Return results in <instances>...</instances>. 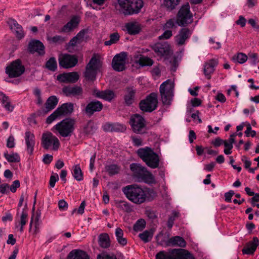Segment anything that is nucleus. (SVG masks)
<instances>
[{
	"mask_svg": "<svg viewBox=\"0 0 259 259\" xmlns=\"http://www.w3.org/2000/svg\"><path fill=\"white\" fill-rule=\"evenodd\" d=\"M115 8L120 14L125 15L139 12L143 6L142 0H117Z\"/></svg>",
	"mask_w": 259,
	"mask_h": 259,
	"instance_id": "nucleus-1",
	"label": "nucleus"
},
{
	"mask_svg": "<svg viewBox=\"0 0 259 259\" xmlns=\"http://www.w3.org/2000/svg\"><path fill=\"white\" fill-rule=\"evenodd\" d=\"M130 169L133 177L138 182H144L146 183H153L155 182L153 175L139 163L131 164Z\"/></svg>",
	"mask_w": 259,
	"mask_h": 259,
	"instance_id": "nucleus-2",
	"label": "nucleus"
},
{
	"mask_svg": "<svg viewBox=\"0 0 259 259\" xmlns=\"http://www.w3.org/2000/svg\"><path fill=\"white\" fill-rule=\"evenodd\" d=\"M122 192L127 198L134 203L140 204L146 201V194L139 187L128 185L122 188Z\"/></svg>",
	"mask_w": 259,
	"mask_h": 259,
	"instance_id": "nucleus-3",
	"label": "nucleus"
},
{
	"mask_svg": "<svg viewBox=\"0 0 259 259\" xmlns=\"http://www.w3.org/2000/svg\"><path fill=\"white\" fill-rule=\"evenodd\" d=\"M138 155L151 168L158 167L160 162L159 156L150 147L140 148L137 151Z\"/></svg>",
	"mask_w": 259,
	"mask_h": 259,
	"instance_id": "nucleus-4",
	"label": "nucleus"
},
{
	"mask_svg": "<svg viewBox=\"0 0 259 259\" xmlns=\"http://www.w3.org/2000/svg\"><path fill=\"white\" fill-rule=\"evenodd\" d=\"M102 66V63L96 56L94 55L90 60L85 67V70L83 73L86 80L93 82L96 79L98 71Z\"/></svg>",
	"mask_w": 259,
	"mask_h": 259,
	"instance_id": "nucleus-5",
	"label": "nucleus"
},
{
	"mask_svg": "<svg viewBox=\"0 0 259 259\" xmlns=\"http://www.w3.org/2000/svg\"><path fill=\"white\" fill-rule=\"evenodd\" d=\"M174 80L171 79H167L160 85L159 92L163 104H170L174 96Z\"/></svg>",
	"mask_w": 259,
	"mask_h": 259,
	"instance_id": "nucleus-6",
	"label": "nucleus"
},
{
	"mask_svg": "<svg viewBox=\"0 0 259 259\" xmlns=\"http://www.w3.org/2000/svg\"><path fill=\"white\" fill-rule=\"evenodd\" d=\"M75 120L68 118L62 120L56 124L53 128L58 132L63 137H68L71 136L74 130Z\"/></svg>",
	"mask_w": 259,
	"mask_h": 259,
	"instance_id": "nucleus-7",
	"label": "nucleus"
},
{
	"mask_svg": "<svg viewBox=\"0 0 259 259\" xmlns=\"http://www.w3.org/2000/svg\"><path fill=\"white\" fill-rule=\"evenodd\" d=\"M73 105L71 103H66L58 107L55 111L46 119V123L51 124L53 121L66 116L73 112Z\"/></svg>",
	"mask_w": 259,
	"mask_h": 259,
	"instance_id": "nucleus-8",
	"label": "nucleus"
},
{
	"mask_svg": "<svg viewBox=\"0 0 259 259\" xmlns=\"http://www.w3.org/2000/svg\"><path fill=\"white\" fill-rule=\"evenodd\" d=\"M41 145L45 149L57 151L60 147V142L55 136L51 132L44 133L42 135Z\"/></svg>",
	"mask_w": 259,
	"mask_h": 259,
	"instance_id": "nucleus-9",
	"label": "nucleus"
},
{
	"mask_svg": "<svg viewBox=\"0 0 259 259\" xmlns=\"http://www.w3.org/2000/svg\"><path fill=\"white\" fill-rule=\"evenodd\" d=\"M25 67L20 59H17L6 68V73L10 78L21 76L25 71Z\"/></svg>",
	"mask_w": 259,
	"mask_h": 259,
	"instance_id": "nucleus-10",
	"label": "nucleus"
},
{
	"mask_svg": "<svg viewBox=\"0 0 259 259\" xmlns=\"http://www.w3.org/2000/svg\"><path fill=\"white\" fill-rule=\"evenodd\" d=\"M192 22L193 16L190 12L189 4L182 6L177 15V24L182 26L191 23Z\"/></svg>",
	"mask_w": 259,
	"mask_h": 259,
	"instance_id": "nucleus-11",
	"label": "nucleus"
},
{
	"mask_svg": "<svg viewBox=\"0 0 259 259\" xmlns=\"http://www.w3.org/2000/svg\"><path fill=\"white\" fill-rule=\"evenodd\" d=\"M130 123L133 132L136 134H143L146 131V121L141 115L136 114L130 118Z\"/></svg>",
	"mask_w": 259,
	"mask_h": 259,
	"instance_id": "nucleus-12",
	"label": "nucleus"
},
{
	"mask_svg": "<svg viewBox=\"0 0 259 259\" xmlns=\"http://www.w3.org/2000/svg\"><path fill=\"white\" fill-rule=\"evenodd\" d=\"M157 103V94L152 93L147 96L145 100L141 101L140 108L143 111L151 112L156 108Z\"/></svg>",
	"mask_w": 259,
	"mask_h": 259,
	"instance_id": "nucleus-13",
	"label": "nucleus"
},
{
	"mask_svg": "<svg viewBox=\"0 0 259 259\" xmlns=\"http://www.w3.org/2000/svg\"><path fill=\"white\" fill-rule=\"evenodd\" d=\"M59 65L64 68H69L74 67L78 62V59L75 56L69 54H63L59 59Z\"/></svg>",
	"mask_w": 259,
	"mask_h": 259,
	"instance_id": "nucleus-14",
	"label": "nucleus"
},
{
	"mask_svg": "<svg viewBox=\"0 0 259 259\" xmlns=\"http://www.w3.org/2000/svg\"><path fill=\"white\" fill-rule=\"evenodd\" d=\"M152 50L157 56L167 57L170 53V46L167 42H158L151 46Z\"/></svg>",
	"mask_w": 259,
	"mask_h": 259,
	"instance_id": "nucleus-15",
	"label": "nucleus"
},
{
	"mask_svg": "<svg viewBox=\"0 0 259 259\" xmlns=\"http://www.w3.org/2000/svg\"><path fill=\"white\" fill-rule=\"evenodd\" d=\"M126 56V54L124 52L114 56L112 62V66L114 70L121 71L125 69Z\"/></svg>",
	"mask_w": 259,
	"mask_h": 259,
	"instance_id": "nucleus-16",
	"label": "nucleus"
},
{
	"mask_svg": "<svg viewBox=\"0 0 259 259\" xmlns=\"http://www.w3.org/2000/svg\"><path fill=\"white\" fill-rule=\"evenodd\" d=\"M62 93L67 97H75L78 98L82 97L83 90L77 85H67L62 88Z\"/></svg>",
	"mask_w": 259,
	"mask_h": 259,
	"instance_id": "nucleus-17",
	"label": "nucleus"
},
{
	"mask_svg": "<svg viewBox=\"0 0 259 259\" xmlns=\"http://www.w3.org/2000/svg\"><path fill=\"white\" fill-rule=\"evenodd\" d=\"M79 78V75L77 72L64 73L57 76V79L60 82L63 83H75Z\"/></svg>",
	"mask_w": 259,
	"mask_h": 259,
	"instance_id": "nucleus-18",
	"label": "nucleus"
},
{
	"mask_svg": "<svg viewBox=\"0 0 259 259\" xmlns=\"http://www.w3.org/2000/svg\"><path fill=\"white\" fill-rule=\"evenodd\" d=\"M192 31L189 28H182L175 37V42L179 46H183L185 44L186 41L190 37Z\"/></svg>",
	"mask_w": 259,
	"mask_h": 259,
	"instance_id": "nucleus-19",
	"label": "nucleus"
},
{
	"mask_svg": "<svg viewBox=\"0 0 259 259\" xmlns=\"http://www.w3.org/2000/svg\"><path fill=\"white\" fill-rule=\"evenodd\" d=\"M93 95L98 98L103 99L108 102H111L115 97V93L110 90L100 91L97 89H94L93 91Z\"/></svg>",
	"mask_w": 259,
	"mask_h": 259,
	"instance_id": "nucleus-20",
	"label": "nucleus"
},
{
	"mask_svg": "<svg viewBox=\"0 0 259 259\" xmlns=\"http://www.w3.org/2000/svg\"><path fill=\"white\" fill-rule=\"evenodd\" d=\"M11 29L15 33L16 37L19 39H21L24 37L25 33L23 28L14 19H9L8 21Z\"/></svg>",
	"mask_w": 259,
	"mask_h": 259,
	"instance_id": "nucleus-21",
	"label": "nucleus"
},
{
	"mask_svg": "<svg viewBox=\"0 0 259 259\" xmlns=\"http://www.w3.org/2000/svg\"><path fill=\"white\" fill-rule=\"evenodd\" d=\"M28 50L32 53L37 52L41 56L44 55L45 53L43 44L37 40H32L29 43Z\"/></svg>",
	"mask_w": 259,
	"mask_h": 259,
	"instance_id": "nucleus-22",
	"label": "nucleus"
},
{
	"mask_svg": "<svg viewBox=\"0 0 259 259\" xmlns=\"http://www.w3.org/2000/svg\"><path fill=\"white\" fill-rule=\"evenodd\" d=\"M103 104L100 101H92L87 105L85 111L87 114L91 116L95 112L100 111L103 109Z\"/></svg>",
	"mask_w": 259,
	"mask_h": 259,
	"instance_id": "nucleus-23",
	"label": "nucleus"
},
{
	"mask_svg": "<svg viewBox=\"0 0 259 259\" xmlns=\"http://www.w3.org/2000/svg\"><path fill=\"white\" fill-rule=\"evenodd\" d=\"M25 141L28 153L30 155L32 154L35 144L34 135L30 132H26L25 133Z\"/></svg>",
	"mask_w": 259,
	"mask_h": 259,
	"instance_id": "nucleus-24",
	"label": "nucleus"
},
{
	"mask_svg": "<svg viewBox=\"0 0 259 259\" xmlns=\"http://www.w3.org/2000/svg\"><path fill=\"white\" fill-rule=\"evenodd\" d=\"M217 64L218 62L214 59L210 60L204 64V73L207 79H210L211 74L214 72Z\"/></svg>",
	"mask_w": 259,
	"mask_h": 259,
	"instance_id": "nucleus-25",
	"label": "nucleus"
},
{
	"mask_svg": "<svg viewBox=\"0 0 259 259\" xmlns=\"http://www.w3.org/2000/svg\"><path fill=\"white\" fill-rule=\"evenodd\" d=\"M176 248L161 250L155 255V259H176Z\"/></svg>",
	"mask_w": 259,
	"mask_h": 259,
	"instance_id": "nucleus-26",
	"label": "nucleus"
},
{
	"mask_svg": "<svg viewBox=\"0 0 259 259\" xmlns=\"http://www.w3.org/2000/svg\"><path fill=\"white\" fill-rule=\"evenodd\" d=\"M125 92L124 97L125 103L127 105H131L134 101L136 89L133 87H128L125 88Z\"/></svg>",
	"mask_w": 259,
	"mask_h": 259,
	"instance_id": "nucleus-27",
	"label": "nucleus"
},
{
	"mask_svg": "<svg viewBox=\"0 0 259 259\" xmlns=\"http://www.w3.org/2000/svg\"><path fill=\"white\" fill-rule=\"evenodd\" d=\"M259 243V240L256 237H253L252 241L249 242L246 247L244 248L242 250L243 254H252L255 251L257 246Z\"/></svg>",
	"mask_w": 259,
	"mask_h": 259,
	"instance_id": "nucleus-28",
	"label": "nucleus"
},
{
	"mask_svg": "<svg viewBox=\"0 0 259 259\" xmlns=\"http://www.w3.org/2000/svg\"><path fill=\"white\" fill-rule=\"evenodd\" d=\"M103 130L106 132H124L126 130V127L123 124L119 123H109L105 124L103 126Z\"/></svg>",
	"mask_w": 259,
	"mask_h": 259,
	"instance_id": "nucleus-29",
	"label": "nucleus"
},
{
	"mask_svg": "<svg viewBox=\"0 0 259 259\" xmlns=\"http://www.w3.org/2000/svg\"><path fill=\"white\" fill-rule=\"evenodd\" d=\"M67 259H90V257L85 251L79 249H73L68 254Z\"/></svg>",
	"mask_w": 259,
	"mask_h": 259,
	"instance_id": "nucleus-30",
	"label": "nucleus"
},
{
	"mask_svg": "<svg viewBox=\"0 0 259 259\" xmlns=\"http://www.w3.org/2000/svg\"><path fill=\"white\" fill-rule=\"evenodd\" d=\"M79 22V19L78 17H73L71 20L61 28L60 32H68L71 31L77 26Z\"/></svg>",
	"mask_w": 259,
	"mask_h": 259,
	"instance_id": "nucleus-31",
	"label": "nucleus"
},
{
	"mask_svg": "<svg viewBox=\"0 0 259 259\" xmlns=\"http://www.w3.org/2000/svg\"><path fill=\"white\" fill-rule=\"evenodd\" d=\"M166 245L178 246L184 247L186 245V242L182 237L176 236L169 238L166 242Z\"/></svg>",
	"mask_w": 259,
	"mask_h": 259,
	"instance_id": "nucleus-32",
	"label": "nucleus"
},
{
	"mask_svg": "<svg viewBox=\"0 0 259 259\" xmlns=\"http://www.w3.org/2000/svg\"><path fill=\"white\" fill-rule=\"evenodd\" d=\"M127 32L131 35L138 34L141 30L140 25L137 22L126 23L125 26Z\"/></svg>",
	"mask_w": 259,
	"mask_h": 259,
	"instance_id": "nucleus-33",
	"label": "nucleus"
},
{
	"mask_svg": "<svg viewBox=\"0 0 259 259\" xmlns=\"http://www.w3.org/2000/svg\"><path fill=\"white\" fill-rule=\"evenodd\" d=\"M58 102L57 98L55 96L50 97L45 103V113H47L55 108Z\"/></svg>",
	"mask_w": 259,
	"mask_h": 259,
	"instance_id": "nucleus-34",
	"label": "nucleus"
},
{
	"mask_svg": "<svg viewBox=\"0 0 259 259\" xmlns=\"http://www.w3.org/2000/svg\"><path fill=\"white\" fill-rule=\"evenodd\" d=\"M115 234L117 242L122 246L126 245L127 239L124 237L123 230L120 228H117Z\"/></svg>",
	"mask_w": 259,
	"mask_h": 259,
	"instance_id": "nucleus-35",
	"label": "nucleus"
},
{
	"mask_svg": "<svg viewBox=\"0 0 259 259\" xmlns=\"http://www.w3.org/2000/svg\"><path fill=\"white\" fill-rule=\"evenodd\" d=\"M176 259H194L192 254L183 249H176Z\"/></svg>",
	"mask_w": 259,
	"mask_h": 259,
	"instance_id": "nucleus-36",
	"label": "nucleus"
},
{
	"mask_svg": "<svg viewBox=\"0 0 259 259\" xmlns=\"http://www.w3.org/2000/svg\"><path fill=\"white\" fill-rule=\"evenodd\" d=\"M99 243L102 248L109 247L110 245V240L108 234L107 233L100 234L99 236Z\"/></svg>",
	"mask_w": 259,
	"mask_h": 259,
	"instance_id": "nucleus-37",
	"label": "nucleus"
},
{
	"mask_svg": "<svg viewBox=\"0 0 259 259\" xmlns=\"http://www.w3.org/2000/svg\"><path fill=\"white\" fill-rule=\"evenodd\" d=\"M115 203L118 208L127 212H130L133 210L130 204L126 201L121 200H116Z\"/></svg>",
	"mask_w": 259,
	"mask_h": 259,
	"instance_id": "nucleus-38",
	"label": "nucleus"
},
{
	"mask_svg": "<svg viewBox=\"0 0 259 259\" xmlns=\"http://www.w3.org/2000/svg\"><path fill=\"white\" fill-rule=\"evenodd\" d=\"M97 130L96 124L92 121L90 120L83 127V133L85 135H92Z\"/></svg>",
	"mask_w": 259,
	"mask_h": 259,
	"instance_id": "nucleus-39",
	"label": "nucleus"
},
{
	"mask_svg": "<svg viewBox=\"0 0 259 259\" xmlns=\"http://www.w3.org/2000/svg\"><path fill=\"white\" fill-rule=\"evenodd\" d=\"M153 231L152 230H145L143 233L139 234L140 238L144 242H150L152 239Z\"/></svg>",
	"mask_w": 259,
	"mask_h": 259,
	"instance_id": "nucleus-40",
	"label": "nucleus"
},
{
	"mask_svg": "<svg viewBox=\"0 0 259 259\" xmlns=\"http://www.w3.org/2000/svg\"><path fill=\"white\" fill-rule=\"evenodd\" d=\"M4 157L9 162H18L20 161V157L17 153H12L9 154L8 152H5L4 154Z\"/></svg>",
	"mask_w": 259,
	"mask_h": 259,
	"instance_id": "nucleus-41",
	"label": "nucleus"
},
{
	"mask_svg": "<svg viewBox=\"0 0 259 259\" xmlns=\"http://www.w3.org/2000/svg\"><path fill=\"white\" fill-rule=\"evenodd\" d=\"M136 63H139L141 66H152L153 64V60L148 57L140 55L139 59L137 60Z\"/></svg>",
	"mask_w": 259,
	"mask_h": 259,
	"instance_id": "nucleus-42",
	"label": "nucleus"
},
{
	"mask_svg": "<svg viewBox=\"0 0 259 259\" xmlns=\"http://www.w3.org/2000/svg\"><path fill=\"white\" fill-rule=\"evenodd\" d=\"M72 175L74 178L78 181L83 179V175L79 164L74 165L72 168Z\"/></svg>",
	"mask_w": 259,
	"mask_h": 259,
	"instance_id": "nucleus-43",
	"label": "nucleus"
},
{
	"mask_svg": "<svg viewBox=\"0 0 259 259\" xmlns=\"http://www.w3.org/2000/svg\"><path fill=\"white\" fill-rule=\"evenodd\" d=\"M180 0H163V5L168 10L175 9L180 3Z\"/></svg>",
	"mask_w": 259,
	"mask_h": 259,
	"instance_id": "nucleus-44",
	"label": "nucleus"
},
{
	"mask_svg": "<svg viewBox=\"0 0 259 259\" xmlns=\"http://www.w3.org/2000/svg\"><path fill=\"white\" fill-rule=\"evenodd\" d=\"M46 68L51 71H55L57 68V64L56 59L54 57H51L46 62Z\"/></svg>",
	"mask_w": 259,
	"mask_h": 259,
	"instance_id": "nucleus-45",
	"label": "nucleus"
},
{
	"mask_svg": "<svg viewBox=\"0 0 259 259\" xmlns=\"http://www.w3.org/2000/svg\"><path fill=\"white\" fill-rule=\"evenodd\" d=\"M110 39L105 41L104 44L105 46H110L112 44L117 43L120 38V35L117 32H114L110 35Z\"/></svg>",
	"mask_w": 259,
	"mask_h": 259,
	"instance_id": "nucleus-46",
	"label": "nucleus"
},
{
	"mask_svg": "<svg viewBox=\"0 0 259 259\" xmlns=\"http://www.w3.org/2000/svg\"><path fill=\"white\" fill-rule=\"evenodd\" d=\"M106 170L110 175H114L119 173L120 167L116 164H110L106 166Z\"/></svg>",
	"mask_w": 259,
	"mask_h": 259,
	"instance_id": "nucleus-47",
	"label": "nucleus"
},
{
	"mask_svg": "<svg viewBox=\"0 0 259 259\" xmlns=\"http://www.w3.org/2000/svg\"><path fill=\"white\" fill-rule=\"evenodd\" d=\"M248 57L244 53H239L233 57V60L240 64H243L247 60Z\"/></svg>",
	"mask_w": 259,
	"mask_h": 259,
	"instance_id": "nucleus-48",
	"label": "nucleus"
},
{
	"mask_svg": "<svg viewBox=\"0 0 259 259\" xmlns=\"http://www.w3.org/2000/svg\"><path fill=\"white\" fill-rule=\"evenodd\" d=\"M47 39L51 43L61 44L65 41V38L60 35H55L53 37L48 36Z\"/></svg>",
	"mask_w": 259,
	"mask_h": 259,
	"instance_id": "nucleus-49",
	"label": "nucleus"
},
{
	"mask_svg": "<svg viewBox=\"0 0 259 259\" xmlns=\"http://www.w3.org/2000/svg\"><path fill=\"white\" fill-rule=\"evenodd\" d=\"M145 227V222L144 220H138L133 227L134 231L138 232L142 230Z\"/></svg>",
	"mask_w": 259,
	"mask_h": 259,
	"instance_id": "nucleus-50",
	"label": "nucleus"
},
{
	"mask_svg": "<svg viewBox=\"0 0 259 259\" xmlns=\"http://www.w3.org/2000/svg\"><path fill=\"white\" fill-rule=\"evenodd\" d=\"M177 21L174 19H170L164 25L163 29L169 30L170 29L176 28L177 27Z\"/></svg>",
	"mask_w": 259,
	"mask_h": 259,
	"instance_id": "nucleus-51",
	"label": "nucleus"
},
{
	"mask_svg": "<svg viewBox=\"0 0 259 259\" xmlns=\"http://www.w3.org/2000/svg\"><path fill=\"white\" fill-rule=\"evenodd\" d=\"M2 106L8 111L12 112L14 109V106L12 104L10 99L2 104Z\"/></svg>",
	"mask_w": 259,
	"mask_h": 259,
	"instance_id": "nucleus-52",
	"label": "nucleus"
},
{
	"mask_svg": "<svg viewBox=\"0 0 259 259\" xmlns=\"http://www.w3.org/2000/svg\"><path fill=\"white\" fill-rule=\"evenodd\" d=\"M2 106L8 111L12 112L14 109V106L12 104L10 99L2 104Z\"/></svg>",
	"mask_w": 259,
	"mask_h": 259,
	"instance_id": "nucleus-53",
	"label": "nucleus"
},
{
	"mask_svg": "<svg viewBox=\"0 0 259 259\" xmlns=\"http://www.w3.org/2000/svg\"><path fill=\"white\" fill-rule=\"evenodd\" d=\"M28 219V213L27 211L23 209L22 214L20 217V225L21 226H25L26 224Z\"/></svg>",
	"mask_w": 259,
	"mask_h": 259,
	"instance_id": "nucleus-54",
	"label": "nucleus"
},
{
	"mask_svg": "<svg viewBox=\"0 0 259 259\" xmlns=\"http://www.w3.org/2000/svg\"><path fill=\"white\" fill-rule=\"evenodd\" d=\"M172 35V33L171 30L165 29L163 34L160 35L158 38L159 39H168Z\"/></svg>",
	"mask_w": 259,
	"mask_h": 259,
	"instance_id": "nucleus-55",
	"label": "nucleus"
},
{
	"mask_svg": "<svg viewBox=\"0 0 259 259\" xmlns=\"http://www.w3.org/2000/svg\"><path fill=\"white\" fill-rule=\"evenodd\" d=\"M67 203L63 199L60 200L58 202V207L61 211H65L68 208Z\"/></svg>",
	"mask_w": 259,
	"mask_h": 259,
	"instance_id": "nucleus-56",
	"label": "nucleus"
},
{
	"mask_svg": "<svg viewBox=\"0 0 259 259\" xmlns=\"http://www.w3.org/2000/svg\"><path fill=\"white\" fill-rule=\"evenodd\" d=\"M59 177L57 174H54L52 175L50 179L49 184L51 187L53 188L55 185L56 182L58 181Z\"/></svg>",
	"mask_w": 259,
	"mask_h": 259,
	"instance_id": "nucleus-57",
	"label": "nucleus"
},
{
	"mask_svg": "<svg viewBox=\"0 0 259 259\" xmlns=\"http://www.w3.org/2000/svg\"><path fill=\"white\" fill-rule=\"evenodd\" d=\"M244 133L247 137L250 135L252 137H253L256 135L255 131L251 130V125L248 123L247 124V129Z\"/></svg>",
	"mask_w": 259,
	"mask_h": 259,
	"instance_id": "nucleus-58",
	"label": "nucleus"
},
{
	"mask_svg": "<svg viewBox=\"0 0 259 259\" xmlns=\"http://www.w3.org/2000/svg\"><path fill=\"white\" fill-rule=\"evenodd\" d=\"M85 206V202L84 201H83L81 203V204H80V206H79V208H78V209L77 210L76 208H74L72 210V214H73L75 212H76V211H77V213L78 214H82L84 212V210Z\"/></svg>",
	"mask_w": 259,
	"mask_h": 259,
	"instance_id": "nucleus-59",
	"label": "nucleus"
},
{
	"mask_svg": "<svg viewBox=\"0 0 259 259\" xmlns=\"http://www.w3.org/2000/svg\"><path fill=\"white\" fill-rule=\"evenodd\" d=\"M249 61L252 65H255L257 63V55L255 53H251L248 55Z\"/></svg>",
	"mask_w": 259,
	"mask_h": 259,
	"instance_id": "nucleus-60",
	"label": "nucleus"
},
{
	"mask_svg": "<svg viewBox=\"0 0 259 259\" xmlns=\"http://www.w3.org/2000/svg\"><path fill=\"white\" fill-rule=\"evenodd\" d=\"M15 139L13 136H10L7 142V146L8 148H12L15 147Z\"/></svg>",
	"mask_w": 259,
	"mask_h": 259,
	"instance_id": "nucleus-61",
	"label": "nucleus"
},
{
	"mask_svg": "<svg viewBox=\"0 0 259 259\" xmlns=\"http://www.w3.org/2000/svg\"><path fill=\"white\" fill-rule=\"evenodd\" d=\"M97 259H117L116 255H110L107 254H99L97 256Z\"/></svg>",
	"mask_w": 259,
	"mask_h": 259,
	"instance_id": "nucleus-62",
	"label": "nucleus"
},
{
	"mask_svg": "<svg viewBox=\"0 0 259 259\" xmlns=\"http://www.w3.org/2000/svg\"><path fill=\"white\" fill-rule=\"evenodd\" d=\"M20 186V183L19 180H15L13 182V184L10 187L11 191L14 193L16 191L17 188H19Z\"/></svg>",
	"mask_w": 259,
	"mask_h": 259,
	"instance_id": "nucleus-63",
	"label": "nucleus"
},
{
	"mask_svg": "<svg viewBox=\"0 0 259 259\" xmlns=\"http://www.w3.org/2000/svg\"><path fill=\"white\" fill-rule=\"evenodd\" d=\"M85 33L86 31L85 30H82L79 32L75 36V37L77 38L80 43L83 41Z\"/></svg>",
	"mask_w": 259,
	"mask_h": 259,
	"instance_id": "nucleus-64",
	"label": "nucleus"
}]
</instances>
